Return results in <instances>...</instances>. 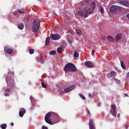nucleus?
<instances>
[{"label": "nucleus", "instance_id": "f257e3e1", "mask_svg": "<svg viewBox=\"0 0 129 129\" xmlns=\"http://www.w3.org/2000/svg\"><path fill=\"white\" fill-rule=\"evenodd\" d=\"M63 70L66 72H71L76 71L77 69L74 64L72 63H69L65 65Z\"/></svg>", "mask_w": 129, "mask_h": 129}, {"label": "nucleus", "instance_id": "f03ea898", "mask_svg": "<svg viewBox=\"0 0 129 129\" xmlns=\"http://www.w3.org/2000/svg\"><path fill=\"white\" fill-rule=\"evenodd\" d=\"M40 25V22L38 19H36L33 22V26L31 27L32 31L34 33L36 32L39 29Z\"/></svg>", "mask_w": 129, "mask_h": 129}, {"label": "nucleus", "instance_id": "7ed1b4c3", "mask_svg": "<svg viewBox=\"0 0 129 129\" xmlns=\"http://www.w3.org/2000/svg\"><path fill=\"white\" fill-rule=\"evenodd\" d=\"M55 113L51 111L48 112L46 114L45 117V120L47 123L51 125L53 124L51 122V119L49 118L51 116L53 117L54 116Z\"/></svg>", "mask_w": 129, "mask_h": 129}, {"label": "nucleus", "instance_id": "20e7f679", "mask_svg": "<svg viewBox=\"0 0 129 129\" xmlns=\"http://www.w3.org/2000/svg\"><path fill=\"white\" fill-rule=\"evenodd\" d=\"M88 12L87 9L84 8L79 11L78 12V14L81 17H83L86 18L88 16Z\"/></svg>", "mask_w": 129, "mask_h": 129}, {"label": "nucleus", "instance_id": "39448f33", "mask_svg": "<svg viewBox=\"0 0 129 129\" xmlns=\"http://www.w3.org/2000/svg\"><path fill=\"white\" fill-rule=\"evenodd\" d=\"M53 119L52 120H53V122H52L53 124L59 122L60 119V118L59 116L56 113H55L54 116L53 117Z\"/></svg>", "mask_w": 129, "mask_h": 129}, {"label": "nucleus", "instance_id": "423d86ee", "mask_svg": "<svg viewBox=\"0 0 129 129\" xmlns=\"http://www.w3.org/2000/svg\"><path fill=\"white\" fill-rule=\"evenodd\" d=\"M119 9V7L113 5L110 7V10L111 12L115 13L118 12Z\"/></svg>", "mask_w": 129, "mask_h": 129}, {"label": "nucleus", "instance_id": "0eeeda50", "mask_svg": "<svg viewBox=\"0 0 129 129\" xmlns=\"http://www.w3.org/2000/svg\"><path fill=\"white\" fill-rule=\"evenodd\" d=\"M50 37L52 40H58L61 38V36L58 34H51L50 35Z\"/></svg>", "mask_w": 129, "mask_h": 129}, {"label": "nucleus", "instance_id": "6e6552de", "mask_svg": "<svg viewBox=\"0 0 129 129\" xmlns=\"http://www.w3.org/2000/svg\"><path fill=\"white\" fill-rule=\"evenodd\" d=\"M85 64L86 66L89 68L93 67L94 66V63L90 61L85 62Z\"/></svg>", "mask_w": 129, "mask_h": 129}, {"label": "nucleus", "instance_id": "1a4fd4ad", "mask_svg": "<svg viewBox=\"0 0 129 129\" xmlns=\"http://www.w3.org/2000/svg\"><path fill=\"white\" fill-rule=\"evenodd\" d=\"M111 108L113 110L112 114L113 116L115 117L116 113L115 111L116 107L115 105H112L111 106Z\"/></svg>", "mask_w": 129, "mask_h": 129}, {"label": "nucleus", "instance_id": "9d476101", "mask_svg": "<svg viewBox=\"0 0 129 129\" xmlns=\"http://www.w3.org/2000/svg\"><path fill=\"white\" fill-rule=\"evenodd\" d=\"M83 2L82 4H83L84 6H86V7L88 8V6L89 5L90 3V0H86V1L84 0L83 1Z\"/></svg>", "mask_w": 129, "mask_h": 129}, {"label": "nucleus", "instance_id": "9b49d317", "mask_svg": "<svg viewBox=\"0 0 129 129\" xmlns=\"http://www.w3.org/2000/svg\"><path fill=\"white\" fill-rule=\"evenodd\" d=\"M26 112L25 110L24 109H22L21 111H20L19 113V116L21 117H22L23 115Z\"/></svg>", "mask_w": 129, "mask_h": 129}, {"label": "nucleus", "instance_id": "f8f14e48", "mask_svg": "<svg viewBox=\"0 0 129 129\" xmlns=\"http://www.w3.org/2000/svg\"><path fill=\"white\" fill-rule=\"evenodd\" d=\"M122 35L121 34H118L117 35L115 38L116 41H117L121 39L122 37Z\"/></svg>", "mask_w": 129, "mask_h": 129}, {"label": "nucleus", "instance_id": "ddd939ff", "mask_svg": "<svg viewBox=\"0 0 129 129\" xmlns=\"http://www.w3.org/2000/svg\"><path fill=\"white\" fill-rule=\"evenodd\" d=\"M9 74H8V75H7L6 77V80L7 83L10 82L11 81V78L9 77Z\"/></svg>", "mask_w": 129, "mask_h": 129}, {"label": "nucleus", "instance_id": "4468645a", "mask_svg": "<svg viewBox=\"0 0 129 129\" xmlns=\"http://www.w3.org/2000/svg\"><path fill=\"white\" fill-rule=\"evenodd\" d=\"M89 128L95 127L93 125L92 121V120L90 119L89 120Z\"/></svg>", "mask_w": 129, "mask_h": 129}, {"label": "nucleus", "instance_id": "2eb2a0df", "mask_svg": "<svg viewBox=\"0 0 129 129\" xmlns=\"http://www.w3.org/2000/svg\"><path fill=\"white\" fill-rule=\"evenodd\" d=\"M18 27L19 29L22 30L24 28V25L23 23H20L18 24L17 26Z\"/></svg>", "mask_w": 129, "mask_h": 129}, {"label": "nucleus", "instance_id": "dca6fc26", "mask_svg": "<svg viewBox=\"0 0 129 129\" xmlns=\"http://www.w3.org/2000/svg\"><path fill=\"white\" fill-rule=\"evenodd\" d=\"M107 38L110 42H113L114 40V39L112 36H108Z\"/></svg>", "mask_w": 129, "mask_h": 129}, {"label": "nucleus", "instance_id": "f3484780", "mask_svg": "<svg viewBox=\"0 0 129 129\" xmlns=\"http://www.w3.org/2000/svg\"><path fill=\"white\" fill-rule=\"evenodd\" d=\"M95 4L94 2H92L91 3V4L90 5V6L92 9H94L95 7Z\"/></svg>", "mask_w": 129, "mask_h": 129}, {"label": "nucleus", "instance_id": "a211bd4d", "mask_svg": "<svg viewBox=\"0 0 129 129\" xmlns=\"http://www.w3.org/2000/svg\"><path fill=\"white\" fill-rule=\"evenodd\" d=\"M6 52L9 54H11L13 52V50L12 49H7L6 50Z\"/></svg>", "mask_w": 129, "mask_h": 129}, {"label": "nucleus", "instance_id": "6ab92c4d", "mask_svg": "<svg viewBox=\"0 0 129 129\" xmlns=\"http://www.w3.org/2000/svg\"><path fill=\"white\" fill-rule=\"evenodd\" d=\"M50 41V38L49 37H48L46 39L45 42V45L48 46L49 45V43Z\"/></svg>", "mask_w": 129, "mask_h": 129}, {"label": "nucleus", "instance_id": "aec40b11", "mask_svg": "<svg viewBox=\"0 0 129 129\" xmlns=\"http://www.w3.org/2000/svg\"><path fill=\"white\" fill-rule=\"evenodd\" d=\"M76 85H75L73 84L71 85L70 87H69L70 89L71 90V91L72 90L74 89L75 88H76Z\"/></svg>", "mask_w": 129, "mask_h": 129}, {"label": "nucleus", "instance_id": "412c9836", "mask_svg": "<svg viewBox=\"0 0 129 129\" xmlns=\"http://www.w3.org/2000/svg\"><path fill=\"white\" fill-rule=\"evenodd\" d=\"M7 125L5 123L2 124L0 125L2 129H5L6 128Z\"/></svg>", "mask_w": 129, "mask_h": 129}, {"label": "nucleus", "instance_id": "4be33fe9", "mask_svg": "<svg viewBox=\"0 0 129 129\" xmlns=\"http://www.w3.org/2000/svg\"><path fill=\"white\" fill-rule=\"evenodd\" d=\"M76 33L78 36H79L81 35L82 31L80 30H77L76 31Z\"/></svg>", "mask_w": 129, "mask_h": 129}, {"label": "nucleus", "instance_id": "5701e85b", "mask_svg": "<svg viewBox=\"0 0 129 129\" xmlns=\"http://www.w3.org/2000/svg\"><path fill=\"white\" fill-rule=\"evenodd\" d=\"M62 49L61 47H59L57 49V51L58 53H60L62 51Z\"/></svg>", "mask_w": 129, "mask_h": 129}, {"label": "nucleus", "instance_id": "b1692460", "mask_svg": "<svg viewBox=\"0 0 129 129\" xmlns=\"http://www.w3.org/2000/svg\"><path fill=\"white\" fill-rule=\"evenodd\" d=\"M100 10L102 14L104 12V9L101 6H100L99 7Z\"/></svg>", "mask_w": 129, "mask_h": 129}, {"label": "nucleus", "instance_id": "393cba45", "mask_svg": "<svg viewBox=\"0 0 129 129\" xmlns=\"http://www.w3.org/2000/svg\"><path fill=\"white\" fill-rule=\"evenodd\" d=\"M34 52V50L33 49H31L29 50V53L30 54H33Z\"/></svg>", "mask_w": 129, "mask_h": 129}, {"label": "nucleus", "instance_id": "a878e982", "mask_svg": "<svg viewBox=\"0 0 129 129\" xmlns=\"http://www.w3.org/2000/svg\"><path fill=\"white\" fill-rule=\"evenodd\" d=\"M56 53V51L54 50H52L50 52L49 54L51 55H54Z\"/></svg>", "mask_w": 129, "mask_h": 129}, {"label": "nucleus", "instance_id": "bb28decb", "mask_svg": "<svg viewBox=\"0 0 129 129\" xmlns=\"http://www.w3.org/2000/svg\"><path fill=\"white\" fill-rule=\"evenodd\" d=\"M129 4V3L128 1H124L123 5L127 6Z\"/></svg>", "mask_w": 129, "mask_h": 129}, {"label": "nucleus", "instance_id": "cd10ccee", "mask_svg": "<svg viewBox=\"0 0 129 129\" xmlns=\"http://www.w3.org/2000/svg\"><path fill=\"white\" fill-rule=\"evenodd\" d=\"M64 92L66 93H67L71 91V90L70 89L69 87L68 88H66L64 90Z\"/></svg>", "mask_w": 129, "mask_h": 129}, {"label": "nucleus", "instance_id": "c85d7f7f", "mask_svg": "<svg viewBox=\"0 0 129 129\" xmlns=\"http://www.w3.org/2000/svg\"><path fill=\"white\" fill-rule=\"evenodd\" d=\"M74 56L75 57L77 58L79 56V55L77 52H74Z\"/></svg>", "mask_w": 129, "mask_h": 129}, {"label": "nucleus", "instance_id": "c756f323", "mask_svg": "<svg viewBox=\"0 0 129 129\" xmlns=\"http://www.w3.org/2000/svg\"><path fill=\"white\" fill-rule=\"evenodd\" d=\"M121 66L122 67V68L124 69L125 68V66L124 65V63L122 61H121Z\"/></svg>", "mask_w": 129, "mask_h": 129}, {"label": "nucleus", "instance_id": "7c9ffc66", "mask_svg": "<svg viewBox=\"0 0 129 129\" xmlns=\"http://www.w3.org/2000/svg\"><path fill=\"white\" fill-rule=\"evenodd\" d=\"M79 95L80 97L83 100H84L85 99V97L83 96L82 94H79Z\"/></svg>", "mask_w": 129, "mask_h": 129}, {"label": "nucleus", "instance_id": "2f4dec72", "mask_svg": "<svg viewBox=\"0 0 129 129\" xmlns=\"http://www.w3.org/2000/svg\"><path fill=\"white\" fill-rule=\"evenodd\" d=\"M42 85L44 88H46L47 86V85L46 84L43 83H41Z\"/></svg>", "mask_w": 129, "mask_h": 129}, {"label": "nucleus", "instance_id": "473e14b6", "mask_svg": "<svg viewBox=\"0 0 129 129\" xmlns=\"http://www.w3.org/2000/svg\"><path fill=\"white\" fill-rule=\"evenodd\" d=\"M43 56L41 54H40L38 56L39 60H41L42 59Z\"/></svg>", "mask_w": 129, "mask_h": 129}, {"label": "nucleus", "instance_id": "72a5a7b5", "mask_svg": "<svg viewBox=\"0 0 129 129\" xmlns=\"http://www.w3.org/2000/svg\"><path fill=\"white\" fill-rule=\"evenodd\" d=\"M23 21L25 23H27L28 22L29 20L27 18H25L24 19H23Z\"/></svg>", "mask_w": 129, "mask_h": 129}, {"label": "nucleus", "instance_id": "f704fd0d", "mask_svg": "<svg viewBox=\"0 0 129 129\" xmlns=\"http://www.w3.org/2000/svg\"><path fill=\"white\" fill-rule=\"evenodd\" d=\"M110 74L111 75L113 76H115L116 74L115 72L114 71H111Z\"/></svg>", "mask_w": 129, "mask_h": 129}, {"label": "nucleus", "instance_id": "c9c22d12", "mask_svg": "<svg viewBox=\"0 0 129 129\" xmlns=\"http://www.w3.org/2000/svg\"><path fill=\"white\" fill-rule=\"evenodd\" d=\"M39 62L41 63H43L44 62V61L42 60V59H41V60H39Z\"/></svg>", "mask_w": 129, "mask_h": 129}, {"label": "nucleus", "instance_id": "e433bc0d", "mask_svg": "<svg viewBox=\"0 0 129 129\" xmlns=\"http://www.w3.org/2000/svg\"><path fill=\"white\" fill-rule=\"evenodd\" d=\"M18 12H19L21 14H24L25 13V12L24 11H21L20 10H19L18 11Z\"/></svg>", "mask_w": 129, "mask_h": 129}, {"label": "nucleus", "instance_id": "4c0bfd02", "mask_svg": "<svg viewBox=\"0 0 129 129\" xmlns=\"http://www.w3.org/2000/svg\"><path fill=\"white\" fill-rule=\"evenodd\" d=\"M5 91H6V92H10L11 91V90L10 89L8 88H6L5 90Z\"/></svg>", "mask_w": 129, "mask_h": 129}, {"label": "nucleus", "instance_id": "58836bf2", "mask_svg": "<svg viewBox=\"0 0 129 129\" xmlns=\"http://www.w3.org/2000/svg\"><path fill=\"white\" fill-rule=\"evenodd\" d=\"M68 42L70 44H71V43H72V40H70L69 39H68Z\"/></svg>", "mask_w": 129, "mask_h": 129}, {"label": "nucleus", "instance_id": "ea45409f", "mask_svg": "<svg viewBox=\"0 0 129 129\" xmlns=\"http://www.w3.org/2000/svg\"><path fill=\"white\" fill-rule=\"evenodd\" d=\"M95 52V51L94 50H92L91 51V55L92 56H93L94 54V53Z\"/></svg>", "mask_w": 129, "mask_h": 129}, {"label": "nucleus", "instance_id": "a19ab883", "mask_svg": "<svg viewBox=\"0 0 129 129\" xmlns=\"http://www.w3.org/2000/svg\"><path fill=\"white\" fill-rule=\"evenodd\" d=\"M93 9H92L90 11H89L88 12L89 14H90L91 13H92L93 12Z\"/></svg>", "mask_w": 129, "mask_h": 129}, {"label": "nucleus", "instance_id": "79ce46f5", "mask_svg": "<svg viewBox=\"0 0 129 129\" xmlns=\"http://www.w3.org/2000/svg\"><path fill=\"white\" fill-rule=\"evenodd\" d=\"M64 94V92L62 90L60 92V93L59 94L61 95H63Z\"/></svg>", "mask_w": 129, "mask_h": 129}, {"label": "nucleus", "instance_id": "37998d69", "mask_svg": "<svg viewBox=\"0 0 129 129\" xmlns=\"http://www.w3.org/2000/svg\"><path fill=\"white\" fill-rule=\"evenodd\" d=\"M124 1H120L119 3L120 4H122V5H123V4H124Z\"/></svg>", "mask_w": 129, "mask_h": 129}, {"label": "nucleus", "instance_id": "c03bdc74", "mask_svg": "<svg viewBox=\"0 0 129 129\" xmlns=\"http://www.w3.org/2000/svg\"><path fill=\"white\" fill-rule=\"evenodd\" d=\"M42 129H48V127L45 126H43L42 127Z\"/></svg>", "mask_w": 129, "mask_h": 129}, {"label": "nucleus", "instance_id": "a18cd8bd", "mask_svg": "<svg viewBox=\"0 0 129 129\" xmlns=\"http://www.w3.org/2000/svg\"><path fill=\"white\" fill-rule=\"evenodd\" d=\"M4 95L6 96H7L8 95H9V94H8V93H7L6 92H5L4 93Z\"/></svg>", "mask_w": 129, "mask_h": 129}, {"label": "nucleus", "instance_id": "49530a36", "mask_svg": "<svg viewBox=\"0 0 129 129\" xmlns=\"http://www.w3.org/2000/svg\"><path fill=\"white\" fill-rule=\"evenodd\" d=\"M129 77V72H127L126 75V77L128 78Z\"/></svg>", "mask_w": 129, "mask_h": 129}, {"label": "nucleus", "instance_id": "de8ad7c7", "mask_svg": "<svg viewBox=\"0 0 129 129\" xmlns=\"http://www.w3.org/2000/svg\"><path fill=\"white\" fill-rule=\"evenodd\" d=\"M128 126V124H126L125 125V127H126V129H127Z\"/></svg>", "mask_w": 129, "mask_h": 129}, {"label": "nucleus", "instance_id": "09e8293b", "mask_svg": "<svg viewBox=\"0 0 129 129\" xmlns=\"http://www.w3.org/2000/svg\"><path fill=\"white\" fill-rule=\"evenodd\" d=\"M126 17L129 20V13L126 15Z\"/></svg>", "mask_w": 129, "mask_h": 129}, {"label": "nucleus", "instance_id": "8fccbe9b", "mask_svg": "<svg viewBox=\"0 0 129 129\" xmlns=\"http://www.w3.org/2000/svg\"><path fill=\"white\" fill-rule=\"evenodd\" d=\"M87 113H88V114H90V112L89 111L87 110Z\"/></svg>", "mask_w": 129, "mask_h": 129}, {"label": "nucleus", "instance_id": "3c124183", "mask_svg": "<svg viewBox=\"0 0 129 129\" xmlns=\"http://www.w3.org/2000/svg\"><path fill=\"white\" fill-rule=\"evenodd\" d=\"M89 129H95V127L90 128Z\"/></svg>", "mask_w": 129, "mask_h": 129}, {"label": "nucleus", "instance_id": "603ef678", "mask_svg": "<svg viewBox=\"0 0 129 129\" xmlns=\"http://www.w3.org/2000/svg\"><path fill=\"white\" fill-rule=\"evenodd\" d=\"M32 97H31V96H30V99L31 100V101L32 102H33V100H32V99H32Z\"/></svg>", "mask_w": 129, "mask_h": 129}, {"label": "nucleus", "instance_id": "864d4df0", "mask_svg": "<svg viewBox=\"0 0 129 129\" xmlns=\"http://www.w3.org/2000/svg\"><path fill=\"white\" fill-rule=\"evenodd\" d=\"M91 96V94L89 93V97H90Z\"/></svg>", "mask_w": 129, "mask_h": 129}, {"label": "nucleus", "instance_id": "5fc2aeb1", "mask_svg": "<svg viewBox=\"0 0 129 129\" xmlns=\"http://www.w3.org/2000/svg\"><path fill=\"white\" fill-rule=\"evenodd\" d=\"M14 123H13V122H12L11 123V126H13L14 125Z\"/></svg>", "mask_w": 129, "mask_h": 129}, {"label": "nucleus", "instance_id": "6e6d98bb", "mask_svg": "<svg viewBox=\"0 0 129 129\" xmlns=\"http://www.w3.org/2000/svg\"><path fill=\"white\" fill-rule=\"evenodd\" d=\"M120 116V114H118V115L117 116V117H119Z\"/></svg>", "mask_w": 129, "mask_h": 129}, {"label": "nucleus", "instance_id": "4d7b16f0", "mask_svg": "<svg viewBox=\"0 0 129 129\" xmlns=\"http://www.w3.org/2000/svg\"><path fill=\"white\" fill-rule=\"evenodd\" d=\"M88 9L89 10H90V8H88Z\"/></svg>", "mask_w": 129, "mask_h": 129}, {"label": "nucleus", "instance_id": "13d9d810", "mask_svg": "<svg viewBox=\"0 0 129 129\" xmlns=\"http://www.w3.org/2000/svg\"><path fill=\"white\" fill-rule=\"evenodd\" d=\"M82 6H83L84 5L83 4H82Z\"/></svg>", "mask_w": 129, "mask_h": 129}, {"label": "nucleus", "instance_id": "bf43d9fd", "mask_svg": "<svg viewBox=\"0 0 129 129\" xmlns=\"http://www.w3.org/2000/svg\"><path fill=\"white\" fill-rule=\"evenodd\" d=\"M66 33H68V31H66Z\"/></svg>", "mask_w": 129, "mask_h": 129}]
</instances>
